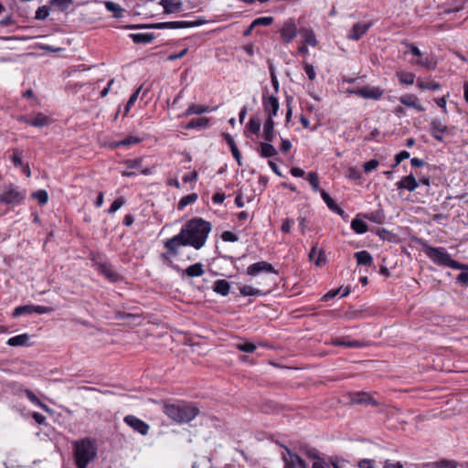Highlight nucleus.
Segmentation results:
<instances>
[{"mask_svg": "<svg viewBox=\"0 0 468 468\" xmlns=\"http://www.w3.org/2000/svg\"><path fill=\"white\" fill-rule=\"evenodd\" d=\"M211 224L201 218H194L183 226L181 231L165 241L164 246L168 253L176 256L180 247L191 246L200 250L206 244Z\"/></svg>", "mask_w": 468, "mask_h": 468, "instance_id": "nucleus-1", "label": "nucleus"}, {"mask_svg": "<svg viewBox=\"0 0 468 468\" xmlns=\"http://www.w3.org/2000/svg\"><path fill=\"white\" fill-rule=\"evenodd\" d=\"M73 457L77 468H87L97 457L98 448L95 440L86 437L72 443Z\"/></svg>", "mask_w": 468, "mask_h": 468, "instance_id": "nucleus-2", "label": "nucleus"}, {"mask_svg": "<svg viewBox=\"0 0 468 468\" xmlns=\"http://www.w3.org/2000/svg\"><path fill=\"white\" fill-rule=\"evenodd\" d=\"M163 411L176 423L190 422L199 413V410L194 404L188 402L165 403L164 404Z\"/></svg>", "mask_w": 468, "mask_h": 468, "instance_id": "nucleus-3", "label": "nucleus"}, {"mask_svg": "<svg viewBox=\"0 0 468 468\" xmlns=\"http://www.w3.org/2000/svg\"><path fill=\"white\" fill-rule=\"evenodd\" d=\"M422 247L425 254L437 265L449 267L454 270H463L466 268L465 264L452 260L451 255L448 252H445L443 249L434 248L426 243H424Z\"/></svg>", "mask_w": 468, "mask_h": 468, "instance_id": "nucleus-4", "label": "nucleus"}, {"mask_svg": "<svg viewBox=\"0 0 468 468\" xmlns=\"http://www.w3.org/2000/svg\"><path fill=\"white\" fill-rule=\"evenodd\" d=\"M27 191L14 185L5 186L0 194V203L16 205L25 199Z\"/></svg>", "mask_w": 468, "mask_h": 468, "instance_id": "nucleus-5", "label": "nucleus"}, {"mask_svg": "<svg viewBox=\"0 0 468 468\" xmlns=\"http://www.w3.org/2000/svg\"><path fill=\"white\" fill-rule=\"evenodd\" d=\"M349 93L355 94L360 98L366 99V100H374L378 101L380 100L384 94V90L380 87H374V86H363L361 88L354 89L348 90Z\"/></svg>", "mask_w": 468, "mask_h": 468, "instance_id": "nucleus-6", "label": "nucleus"}, {"mask_svg": "<svg viewBox=\"0 0 468 468\" xmlns=\"http://www.w3.org/2000/svg\"><path fill=\"white\" fill-rule=\"evenodd\" d=\"M206 23H207V21L204 18H198L197 20H195V21L162 22V23L151 25V26H149V27L158 28V29H165V28L176 29V28H186V27H199Z\"/></svg>", "mask_w": 468, "mask_h": 468, "instance_id": "nucleus-7", "label": "nucleus"}, {"mask_svg": "<svg viewBox=\"0 0 468 468\" xmlns=\"http://www.w3.org/2000/svg\"><path fill=\"white\" fill-rule=\"evenodd\" d=\"M408 48L409 52L418 58L416 60H411L410 63L412 65L420 66L427 69H434L436 68V63L430 59L429 57H423V54L417 46L414 44H410L408 45Z\"/></svg>", "mask_w": 468, "mask_h": 468, "instance_id": "nucleus-8", "label": "nucleus"}, {"mask_svg": "<svg viewBox=\"0 0 468 468\" xmlns=\"http://www.w3.org/2000/svg\"><path fill=\"white\" fill-rule=\"evenodd\" d=\"M282 453L283 468H307L306 463L298 454L292 452L289 448L284 447Z\"/></svg>", "mask_w": 468, "mask_h": 468, "instance_id": "nucleus-9", "label": "nucleus"}, {"mask_svg": "<svg viewBox=\"0 0 468 468\" xmlns=\"http://www.w3.org/2000/svg\"><path fill=\"white\" fill-rule=\"evenodd\" d=\"M123 421L129 427H131L134 431L138 432L141 435H147L150 430L149 424L145 421L140 420L136 416L127 415L124 417Z\"/></svg>", "mask_w": 468, "mask_h": 468, "instance_id": "nucleus-10", "label": "nucleus"}, {"mask_svg": "<svg viewBox=\"0 0 468 468\" xmlns=\"http://www.w3.org/2000/svg\"><path fill=\"white\" fill-rule=\"evenodd\" d=\"M246 272L249 276L252 277L257 276L260 272L273 273L275 275L278 274V271L274 269V267L271 263L264 261L250 264L247 268Z\"/></svg>", "mask_w": 468, "mask_h": 468, "instance_id": "nucleus-11", "label": "nucleus"}, {"mask_svg": "<svg viewBox=\"0 0 468 468\" xmlns=\"http://www.w3.org/2000/svg\"><path fill=\"white\" fill-rule=\"evenodd\" d=\"M297 27L292 19L285 21L280 29L281 37L284 43H291L297 36Z\"/></svg>", "mask_w": 468, "mask_h": 468, "instance_id": "nucleus-12", "label": "nucleus"}, {"mask_svg": "<svg viewBox=\"0 0 468 468\" xmlns=\"http://www.w3.org/2000/svg\"><path fill=\"white\" fill-rule=\"evenodd\" d=\"M448 131L447 125L439 119H432L430 122L429 132L431 135L437 141L442 142V135Z\"/></svg>", "mask_w": 468, "mask_h": 468, "instance_id": "nucleus-13", "label": "nucleus"}, {"mask_svg": "<svg viewBox=\"0 0 468 468\" xmlns=\"http://www.w3.org/2000/svg\"><path fill=\"white\" fill-rule=\"evenodd\" d=\"M262 104L268 118L273 119V117L277 115L280 109V103L277 97L274 95H271L267 98L263 97Z\"/></svg>", "mask_w": 468, "mask_h": 468, "instance_id": "nucleus-14", "label": "nucleus"}, {"mask_svg": "<svg viewBox=\"0 0 468 468\" xmlns=\"http://www.w3.org/2000/svg\"><path fill=\"white\" fill-rule=\"evenodd\" d=\"M350 400L353 404L378 406V401L367 392H356L351 394Z\"/></svg>", "mask_w": 468, "mask_h": 468, "instance_id": "nucleus-15", "label": "nucleus"}, {"mask_svg": "<svg viewBox=\"0 0 468 468\" xmlns=\"http://www.w3.org/2000/svg\"><path fill=\"white\" fill-rule=\"evenodd\" d=\"M372 24L368 23H356L350 30L347 37L351 40H359L370 28Z\"/></svg>", "mask_w": 468, "mask_h": 468, "instance_id": "nucleus-16", "label": "nucleus"}, {"mask_svg": "<svg viewBox=\"0 0 468 468\" xmlns=\"http://www.w3.org/2000/svg\"><path fill=\"white\" fill-rule=\"evenodd\" d=\"M20 122H23L28 125L42 128L49 123V118L42 112H38L35 117H21Z\"/></svg>", "mask_w": 468, "mask_h": 468, "instance_id": "nucleus-17", "label": "nucleus"}, {"mask_svg": "<svg viewBox=\"0 0 468 468\" xmlns=\"http://www.w3.org/2000/svg\"><path fill=\"white\" fill-rule=\"evenodd\" d=\"M399 100L403 105L413 108L418 112L425 111V108L420 103L419 99L415 95L404 94Z\"/></svg>", "mask_w": 468, "mask_h": 468, "instance_id": "nucleus-18", "label": "nucleus"}, {"mask_svg": "<svg viewBox=\"0 0 468 468\" xmlns=\"http://www.w3.org/2000/svg\"><path fill=\"white\" fill-rule=\"evenodd\" d=\"M271 292V288L261 289L251 285H243L239 287V292L242 296H261Z\"/></svg>", "mask_w": 468, "mask_h": 468, "instance_id": "nucleus-19", "label": "nucleus"}, {"mask_svg": "<svg viewBox=\"0 0 468 468\" xmlns=\"http://www.w3.org/2000/svg\"><path fill=\"white\" fill-rule=\"evenodd\" d=\"M399 189H407L409 191H414L418 187V182L412 175L404 176L401 180L397 183Z\"/></svg>", "mask_w": 468, "mask_h": 468, "instance_id": "nucleus-20", "label": "nucleus"}, {"mask_svg": "<svg viewBox=\"0 0 468 468\" xmlns=\"http://www.w3.org/2000/svg\"><path fill=\"white\" fill-rule=\"evenodd\" d=\"M309 259L311 261L314 262L317 267H321L325 263V256L324 252L322 250H318L317 246H313L310 253Z\"/></svg>", "mask_w": 468, "mask_h": 468, "instance_id": "nucleus-21", "label": "nucleus"}, {"mask_svg": "<svg viewBox=\"0 0 468 468\" xmlns=\"http://www.w3.org/2000/svg\"><path fill=\"white\" fill-rule=\"evenodd\" d=\"M160 5L165 14H172L182 9L181 0H161Z\"/></svg>", "mask_w": 468, "mask_h": 468, "instance_id": "nucleus-22", "label": "nucleus"}, {"mask_svg": "<svg viewBox=\"0 0 468 468\" xmlns=\"http://www.w3.org/2000/svg\"><path fill=\"white\" fill-rule=\"evenodd\" d=\"M230 283L225 280H217L213 284V291L222 296H227L229 293Z\"/></svg>", "mask_w": 468, "mask_h": 468, "instance_id": "nucleus-23", "label": "nucleus"}, {"mask_svg": "<svg viewBox=\"0 0 468 468\" xmlns=\"http://www.w3.org/2000/svg\"><path fill=\"white\" fill-rule=\"evenodd\" d=\"M260 155L263 158H270L278 154L276 148L270 142L260 143Z\"/></svg>", "mask_w": 468, "mask_h": 468, "instance_id": "nucleus-24", "label": "nucleus"}, {"mask_svg": "<svg viewBox=\"0 0 468 468\" xmlns=\"http://www.w3.org/2000/svg\"><path fill=\"white\" fill-rule=\"evenodd\" d=\"M355 258L356 259L358 265L364 266H372L373 265V258L371 254L367 250H361L355 253Z\"/></svg>", "mask_w": 468, "mask_h": 468, "instance_id": "nucleus-25", "label": "nucleus"}, {"mask_svg": "<svg viewBox=\"0 0 468 468\" xmlns=\"http://www.w3.org/2000/svg\"><path fill=\"white\" fill-rule=\"evenodd\" d=\"M203 274H204L203 264L200 262L190 265L183 271V275H186L188 277H200Z\"/></svg>", "mask_w": 468, "mask_h": 468, "instance_id": "nucleus-26", "label": "nucleus"}, {"mask_svg": "<svg viewBox=\"0 0 468 468\" xmlns=\"http://www.w3.org/2000/svg\"><path fill=\"white\" fill-rule=\"evenodd\" d=\"M331 344L335 346H345L348 348H360L365 346L362 342L359 341H345L338 337L333 338Z\"/></svg>", "mask_w": 468, "mask_h": 468, "instance_id": "nucleus-27", "label": "nucleus"}, {"mask_svg": "<svg viewBox=\"0 0 468 468\" xmlns=\"http://www.w3.org/2000/svg\"><path fill=\"white\" fill-rule=\"evenodd\" d=\"M263 137L267 142H271L274 138V121L271 118H267L264 123Z\"/></svg>", "mask_w": 468, "mask_h": 468, "instance_id": "nucleus-28", "label": "nucleus"}, {"mask_svg": "<svg viewBox=\"0 0 468 468\" xmlns=\"http://www.w3.org/2000/svg\"><path fill=\"white\" fill-rule=\"evenodd\" d=\"M99 271L112 282H115L119 278V275L107 263L99 264Z\"/></svg>", "mask_w": 468, "mask_h": 468, "instance_id": "nucleus-29", "label": "nucleus"}, {"mask_svg": "<svg viewBox=\"0 0 468 468\" xmlns=\"http://www.w3.org/2000/svg\"><path fill=\"white\" fill-rule=\"evenodd\" d=\"M130 37L133 41L137 44H148L154 39V35L153 33H136L131 34Z\"/></svg>", "mask_w": 468, "mask_h": 468, "instance_id": "nucleus-30", "label": "nucleus"}, {"mask_svg": "<svg viewBox=\"0 0 468 468\" xmlns=\"http://www.w3.org/2000/svg\"><path fill=\"white\" fill-rule=\"evenodd\" d=\"M28 339L29 336L27 334H22L10 337L6 344L11 346H27Z\"/></svg>", "mask_w": 468, "mask_h": 468, "instance_id": "nucleus-31", "label": "nucleus"}, {"mask_svg": "<svg viewBox=\"0 0 468 468\" xmlns=\"http://www.w3.org/2000/svg\"><path fill=\"white\" fill-rule=\"evenodd\" d=\"M321 197L323 198V200L326 203V205L328 206V207L333 210V211H335L337 212L339 215H342L344 214V210L341 209L334 201V199L330 197V195L328 193H326L324 190H322L321 191Z\"/></svg>", "mask_w": 468, "mask_h": 468, "instance_id": "nucleus-32", "label": "nucleus"}, {"mask_svg": "<svg viewBox=\"0 0 468 468\" xmlns=\"http://www.w3.org/2000/svg\"><path fill=\"white\" fill-rule=\"evenodd\" d=\"M211 112V109L208 106H203V105H197V104H191L186 112L182 116H189L192 114H202L205 112Z\"/></svg>", "mask_w": 468, "mask_h": 468, "instance_id": "nucleus-33", "label": "nucleus"}, {"mask_svg": "<svg viewBox=\"0 0 468 468\" xmlns=\"http://www.w3.org/2000/svg\"><path fill=\"white\" fill-rule=\"evenodd\" d=\"M351 229L357 234H364L367 231V225L356 216L351 221Z\"/></svg>", "mask_w": 468, "mask_h": 468, "instance_id": "nucleus-34", "label": "nucleus"}, {"mask_svg": "<svg viewBox=\"0 0 468 468\" xmlns=\"http://www.w3.org/2000/svg\"><path fill=\"white\" fill-rule=\"evenodd\" d=\"M396 75L401 84L411 85L414 83L415 75L412 72L397 71Z\"/></svg>", "mask_w": 468, "mask_h": 468, "instance_id": "nucleus-35", "label": "nucleus"}, {"mask_svg": "<svg viewBox=\"0 0 468 468\" xmlns=\"http://www.w3.org/2000/svg\"><path fill=\"white\" fill-rule=\"evenodd\" d=\"M25 395L27 396V398L36 406L41 408L42 410H46V411H48L49 410V408L42 403L40 401V399L30 390V389H24L23 390Z\"/></svg>", "mask_w": 468, "mask_h": 468, "instance_id": "nucleus-36", "label": "nucleus"}, {"mask_svg": "<svg viewBox=\"0 0 468 468\" xmlns=\"http://www.w3.org/2000/svg\"><path fill=\"white\" fill-rule=\"evenodd\" d=\"M209 119L207 117H200L192 119L186 125L187 129H196L207 126Z\"/></svg>", "mask_w": 468, "mask_h": 468, "instance_id": "nucleus-37", "label": "nucleus"}, {"mask_svg": "<svg viewBox=\"0 0 468 468\" xmlns=\"http://www.w3.org/2000/svg\"><path fill=\"white\" fill-rule=\"evenodd\" d=\"M417 86L420 90H437L441 88V84L436 81L431 82H425L421 79L417 80Z\"/></svg>", "mask_w": 468, "mask_h": 468, "instance_id": "nucleus-38", "label": "nucleus"}, {"mask_svg": "<svg viewBox=\"0 0 468 468\" xmlns=\"http://www.w3.org/2000/svg\"><path fill=\"white\" fill-rule=\"evenodd\" d=\"M105 7L108 11L113 13L115 17H121L122 16L123 9L116 3L112 1L105 2Z\"/></svg>", "mask_w": 468, "mask_h": 468, "instance_id": "nucleus-39", "label": "nucleus"}, {"mask_svg": "<svg viewBox=\"0 0 468 468\" xmlns=\"http://www.w3.org/2000/svg\"><path fill=\"white\" fill-rule=\"evenodd\" d=\"M34 313L33 304L21 305L15 308L13 312L14 317H18L23 314H31Z\"/></svg>", "mask_w": 468, "mask_h": 468, "instance_id": "nucleus-40", "label": "nucleus"}, {"mask_svg": "<svg viewBox=\"0 0 468 468\" xmlns=\"http://www.w3.org/2000/svg\"><path fill=\"white\" fill-rule=\"evenodd\" d=\"M303 37L304 43L306 45H310L312 47H315L317 45L315 35L312 30L304 29L303 31Z\"/></svg>", "mask_w": 468, "mask_h": 468, "instance_id": "nucleus-41", "label": "nucleus"}, {"mask_svg": "<svg viewBox=\"0 0 468 468\" xmlns=\"http://www.w3.org/2000/svg\"><path fill=\"white\" fill-rule=\"evenodd\" d=\"M236 348L241 352L252 353L256 350V346L250 341L236 344Z\"/></svg>", "mask_w": 468, "mask_h": 468, "instance_id": "nucleus-42", "label": "nucleus"}, {"mask_svg": "<svg viewBox=\"0 0 468 468\" xmlns=\"http://www.w3.org/2000/svg\"><path fill=\"white\" fill-rule=\"evenodd\" d=\"M261 126V120L259 118L252 117L250 118L248 123V129L253 134H258L260 133Z\"/></svg>", "mask_w": 468, "mask_h": 468, "instance_id": "nucleus-43", "label": "nucleus"}, {"mask_svg": "<svg viewBox=\"0 0 468 468\" xmlns=\"http://www.w3.org/2000/svg\"><path fill=\"white\" fill-rule=\"evenodd\" d=\"M197 199V194H189L186 197H183L178 203V208L183 209L187 205H190V204L196 202Z\"/></svg>", "mask_w": 468, "mask_h": 468, "instance_id": "nucleus-44", "label": "nucleus"}, {"mask_svg": "<svg viewBox=\"0 0 468 468\" xmlns=\"http://www.w3.org/2000/svg\"><path fill=\"white\" fill-rule=\"evenodd\" d=\"M272 22H273L272 16L258 17L252 21V27H260V26L268 27V26L271 25Z\"/></svg>", "mask_w": 468, "mask_h": 468, "instance_id": "nucleus-45", "label": "nucleus"}, {"mask_svg": "<svg viewBox=\"0 0 468 468\" xmlns=\"http://www.w3.org/2000/svg\"><path fill=\"white\" fill-rule=\"evenodd\" d=\"M73 3V0H50V4L56 5L60 11H66Z\"/></svg>", "mask_w": 468, "mask_h": 468, "instance_id": "nucleus-46", "label": "nucleus"}, {"mask_svg": "<svg viewBox=\"0 0 468 468\" xmlns=\"http://www.w3.org/2000/svg\"><path fill=\"white\" fill-rule=\"evenodd\" d=\"M125 204V198L123 197H120L117 199H115L110 208L108 209L109 214L115 213L118 209H120L123 205Z\"/></svg>", "mask_w": 468, "mask_h": 468, "instance_id": "nucleus-47", "label": "nucleus"}, {"mask_svg": "<svg viewBox=\"0 0 468 468\" xmlns=\"http://www.w3.org/2000/svg\"><path fill=\"white\" fill-rule=\"evenodd\" d=\"M32 197L37 199L40 205H45L48 200V192L42 189L33 193Z\"/></svg>", "mask_w": 468, "mask_h": 468, "instance_id": "nucleus-48", "label": "nucleus"}, {"mask_svg": "<svg viewBox=\"0 0 468 468\" xmlns=\"http://www.w3.org/2000/svg\"><path fill=\"white\" fill-rule=\"evenodd\" d=\"M308 181L312 186L313 189L316 192L319 189V177L317 173L310 172L308 175Z\"/></svg>", "mask_w": 468, "mask_h": 468, "instance_id": "nucleus-49", "label": "nucleus"}, {"mask_svg": "<svg viewBox=\"0 0 468 468\" xmlns=\"http://www.w3.org/2000/svg\"><path fill=\"white\" fill-rule=\"evenodd\" d=\"M221 239L223 241L226 242H236L239 240L238 235H236L234 232L226 230L221 234Z\"/></svg>", "mask_w": 468, "mask_h": 468, "instance_id": "nucleus-50", "label": "nucleus"}, {"mask_svg": "<svg viewBox=\"0 0 468 468\" xmlns=\"http://www.w3.org/2000/svg\"><path fill=\"white\" fill-rule=\"evenodd\" d=\"M21 154H22L21 151H19L18 149H15L13 155L10 156V160L13 162L14 165L16 167L23 165Z\"/></svg>", "mask_w": 468, "mask_h": 468, "instance_id": "nucleus-51", "label": "nucleus"}, {"mask_svg": "<svg viewBox=\"0 0 468 468\" xmlns=\"http://www.w3.org/2000/svg\"><path fill=\"white\" fill-rule=\"evenodd\" d=\"M142 90V86L139 87L133 94L132 96L130 97V99L128 100L127 101V104L125 106V113H127L129 111H130V108L134 104V102L136 101L137 98H138V95L140 93Z\"/></svg>", "mask_w": 468, "mask_h": 468, "instance_id": "nucleus-52", "label": "nucleus"}, {"mask_svg": "<svg viewBox=\"0 0 468 468\" xmlns=\"http://www.w3.org/2000/svg\"><path fill=\"white\" fill-rule=\"evenodd\" d=\"M49 15V9L48 6L43 5L38 7V9L36 12V19L43 20L48 17Z\"/></svg>", "mask_w": 468, "mask_h": 468, "instance_id": "nucleus-53", "label": "nucleus"}, {"mask_svg": "<svg viewBox=\"0 0 468 468\" xmlns=\"http://www.w3.org/2000/svg\"><path fill=\"white\" fill-rule=\"evenodd\" d=\"M378 165L379 163L378 160L371 159L364 164L363 168L366 173H370L371 171L375 170Z\"/></svg>", "mask_w": 468, "mask_h": 468, "instance_id": "nucleus-54", "label": "nucleus"}, {"mask_svg": "<svg viewBox=\"0 0 468 468\" xmlns=\"http://www.w3.org/2000/svg\"><path fill=\"white\" fill-rule=\"evenodd\" d=\"M303 69H304V71H305V73H306V75L308 76V79H309L310 80H315V78H316V73H315V70H314V69L313 65H311V64H309V63L305 62V63L303 64Z\"/></svg>", "mask_w": 468, "mask_h": 468, "instance_id": "nucleus-55", "label": "nucleus"}, {"mask_svg": "<svg viewBox=\"0 0 468 468\" xmlns=\"http://www.w3.org/2000/svg\"><path fill=\"white\" fill-rule=\"evenodd\" d=\"M410 157V153L407 151H401L395 156V164L392 165L393 168L398 166L403 160Z\"/></svg>", "mask_w": 468, "mask_h": 468, "instance_id": "nucleus-56", "label": "nucleus"}, {"mask_svg": "<svg viewBox=\"0 0 468 468\" xmlns=\"http://www.w3.org/2000/svg\"><path fill=\"white\" fill-rule=\"evenodd\" d=\"M139 142H140L139 138L134 137V136H128L124 140L119 142L117 144V146H121V145L128 146V145L135 144Z\"/></svg>", "mask_w": 468, "mask_h": 468, "instance_id": "nucleus-57", "label": "nucleus"}, {"mask_svg": "<svg viewBox=\"0 0 468 468\" xmlns=\"http://www.w3.org/2000/svg\"><path fill=\"white\" fill-rule=\"evenodd\" d=\"M34 313L43 314H50L54 311L52 307L49 306H42V305H33Z\"/></svg>", "mask_w": 468, "mask_h": 468, "instance_id": "nucleus-58", "label": "nucleus"}, {"mask_svg": "<svg viewBox=\"0 0 468 468\" xmlns=\"http://www.w3.org/2000/svg\"><path fill=\"white\" fill-rule=\"evenodd\" d=\"M270 75H271V84H272L275 91L278 92L280 85H279V81H278V79H277V76L275 74L272 65L270 66Z\"/></svg>", "mask_w": 468, "mask_h": 468, "instance_id": "nucleus-59", "label": "nucleus"}, {"mask_svg": "<svg viewBox=\"0 0 468 468\" xmlns=\"http://www.w3.org/2000/svg\"><path fill=\"white\" fill-rule=\"evenodd\" d=\"M359 468H376L373 460L363 459L358 463Z\"/></svg>", "mask_w": 468, "mask_h": 468, "instance_id": "nucleus-60", "label": "nucleus"}, {"mask_svg": "<svg viewBox=\"0 0 468 468\" xmlns=\"http://www.w3.org/2000/svg\"><path fill=\"white\" fill-rule=\"evenodd\" d=\"M187 50H188L187 48H184L179 53L170 54L167 57V60L174 61V60L179 59V58H183L187 53Z\"/></svg>", "mask_w": 468, "mask_h": 468, "instance_id": "nucleus-61", "label": "nucleus"}, {"mask_svg": "<svg viewBox=\"0 0 468 468\" xmlns=\"http://www.w3.org/2000/svg\"><path fill=\"white\" fill-rule=\"evenodd\" d=\"M342 291V288H339V289H335V290H331L329 291L328 292H326L324 296H323V300L324 301H328L330 299H333L334 297H335L337 294L340 293V292Z\"/></svg>", "mask_w": 468, "mask_h": 468, "instance_id": "nucleus-62", "label": "nucleus"}, {"mask_svg": "<svg viewBox=\"0 0 468 468\" xmlns=\"http://www.w3.org/2000/svg\"><path fill=\"white\" fill-rule=\"evenodd\" d=\"M457 282L459 283H461L462 285L463 286H468V272H461L458 276H457Z\"/></svg>", "mask_w": 468, "mask_h": 468, "instance_id": "nucleus-63", "label": "nucleus"}, {"mask_svg": "<svg viewBox=\"0 0 468 468\" xmlns=\"http://www.w3.org/2000/svg\"><path fill=\"white\" fill-rule=\"evenodd\" d=\"M384 468H404V467L399 462L392 463L389 461H386Z\"/></svg>", "mask_w": 468, "mask_h": 468, "instance_id": "nucleus-64", "label": "nucleus"}]
</instances>
